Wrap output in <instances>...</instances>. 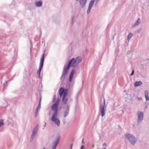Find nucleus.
Segmentation results:
<instances>
[{
    "label": "nucleus",
    "mask_w": 149,
    "mask_h": 149,
    "mask_svg": "<svg viewBox=\"0 0 149 149\" xmlns=\"http://www.w3.org/2000/svg\"><path fill=\"white\" fill-rule=\"evenodd\" d=\"M81 58L80 57L78 56L75 59L74 58H72L70 61L68 63H70V67H75L78 65L79 63L81 61Z\"/></svg>",
    "instance_id": "nucleus-2"
},
{
    "label": "nucleus",
    "mask_w": 149,
    "mask_h": 149,
    "mask_svg": "<svg viewBox=\"0 0 149 149\" xmlns=\"http://www.w3.org/2000/svg\"><path fill=\"white\" fill-rule=\"evenodd\" d=\"M72 145H73V144H72L71 146V147H70V149H72Z\"/></svg>",
    "instance_id": "nucleus-35"
},
{
    "label": "nucleus",
    "mask_w": 149,
    "mask_h": 149,
    "mask_svg": "<svg viewBox=\"0 0 149 149\" xmlns=\"http://www.w3.org/2000/svg\"><path fill=\"white\" fill-rule=\"evenodd\" d=\"M106 110V109H105V107L104 106H101L100 107V112L101 114L102 117L104 116L105 114V111Z\"/></svg>",
    "instance_id": "nucleus-9"
},
{
    "label": "nucleus",
    "mask_w": 149,
    "mask_h": 149,
    "mask_svg": "<svg viewBox=\"0 0 149 149\" xmlns=\"http://www.w3.org/2000/svg\"><path fill=\"white\" fill-rule=\"evenodd\" d=\"M45 124H46V123H45Z\"/></svg>",
    "instance_id": "nucleus-37"
},
{
    "label": "nucleus",
    "mask_w": 149,
    "mask_h": 149,
    "mask_svg": "<svg viewBox=\"0 0 149 149\" xmlns=\"http://www.w3.org/2000/svg\"><path fill=\"white\" fill-rule=\"evenodd\" d=\"M141 20L139 18H138L137 20L136 21V22L132 25V27L134 28L135 27L138 26L141 23Z\"/></svg>",
    "instance_id": "nucleus-12"
},
{
    "label": "nucleus",
    "mask_w": 149,
    "mask_h": 149,
    "mask_svg": "<svg viewBox=\"0 0 149 149\" xmlns=\"http://www.w3.org/2000/svg\"><path fill=\"white\" fill-rule=\"evenodd\" d=\"M74 72V69H72L70 73L69 77V81L70 82H71L72 80Z\"/></svg>",
    "instance_id": "nucleus-15"
},
{
    "label": "nucleus",
    "mask_w": 149,
    "mask_h": 149,
    "mask_svg": "<svg viewBox=\"0 0 149 149\" xmlns=\"http://www.w3.org/2000/svg\"><path fill=\"white\" fill-rule=\"evenodd\" d=\"M39 111H38L36 110V113L35 114V116L36 117H37L38 115V113Z\"/></svg>",
    "instance_id": "nucleus-29"
},
{
    "label": "nucleus",
    "mask_w": 149,
    "mask_h": 149,
    "mask_svg": "<svg viewBox=\"0 0 149 149\" xmlns=\"http://www.w3.org/2000/svg\"><path fill=\"white\" fill-rule=\"evenodd\" d=\"M125 137L132 145H134L137 142L136 138L132 134H126L125 135Z\"/></svg>",
    "instance_id": "nucleus-1"
},
{
    "label": "nucleus",
    "mask_w": 149,
    "mask_h": 149,
    "mask_svg": "<svg viewBox=\"0 0 149 149\" xmlns=\"http://www.w3.org/2000/svg\"><path fill=\"white\" fill-rule=\"evenodd\" d=\"M105 100H104V105H102V106H104V107H105Z\"/></svg>",
    "instance_id": "nucleus-33"
},
{
    "label": "nucleus",
    "mask_w": 149,
    "mask_h": 149,
    "mask_svg": "<svg viewBox=\"0 0 149 149\" xmlns=\"http://www.w3.org/2000/svg\"><path fill=\"white\" fill-rule=\"evenodd\" d=\"M75 1H79L80 6L83 8L85 6L87 2V0H75Z\"/></svg>",
    "instance_id": "nucleus-11"
},
{
    "label": "nucleus",
    "mask_w": 149,
    "mask_h": 149,
    "mask_svg": "<svg viewBox=\"0 0 149 149\" xmlns=\"http://www.w3.org/2000/svg\"><path fill=\"white\" fill-rule=\"evenodd\" d=\"M57 145L58 144H57L56 143L54 142H53L52 149H55Z\"/></svg>",
    "instance_id": "nucleus-23"
},
{
    "label": "nucleus",
    "mask_w": 149,
    "mask_h": 149,
    "mask_svg": "<svg viewBox=\"0 0 149 149\" xmlns=\"http://www.w3.org/2000/svg\"><path fill=\"white\" fill-rule=\"evenodd\" d=\"M56 96L55 95H54V97H53V101H52V102H54L56 100Z\"/></svg>",
    "instance_id": "nucleus-30"
},
{
    "label": "nucleus",
    "mask_w": 149,
    "mask_h": 149,
    "mask_svg": "<svg viewBox=\"0 0 149 149\" xmlns=\"http://www.w3.org/2000/svg\"><path fill=\"white\" fill-rule=\"evenodd\" d=\"M58 114H52L51 120L54 122L57 126H59L60 125V122L58 118Z\"/></svg>",
    "instance_id": "nucleus-4"
},
{
    "label": "nucleus",
    "mask_w": 149,
    "mask_h": 149,
    "mask_svg": "<svg viewBox=\"0 0 149 149\" xmlns=\"http://www.w3.org/2000/svg\"><path fill=\"white\" fill-rule=\"evenodd\" d=\"M36 135V134H33L32 133L31 138H30V142H31L33 141Z\"/></svg>",
    "instance_id": "nucleus-20"
},
{
    "label": "nucleus",
    "mask_w": 149,
    "mask_h": 149,
    "mask_svg": "<svg viewBox=\"0 0 149 149\" xmlns=\"http://www.w3.org/2000/svg\"><path fill=\"white\" fill-rule=\"evenodd\" d=\"M44 54H43L42 57L40 59V66L38 70L37 71V74L39 77L40 76V72L43 66V63L44 62Z\"/></svg>",
    "instance_id": "nucleus-5"
},
{
    "label": "nucleus",
    "mask_w": 149,
    "mask_h": 149,
    "mask_svg": "<svg viewBox=\"0 0 149 149\" xmlns=\"http://www.w3.org/2000/svg\"><path fill=\"white\" fill-rule=\"evenodd\" d=\"M42 149H45V148H43Z\"/></svg>",
    "instance_id": "nucleus-39"
},
{
    "label": "nucleus",
    "mask_w": 149,
    "mask_h": 149,
    "mask_svg": "<svg viewBox=\"0 0 149 149\" xmlns=\"http://www.w3.org/2000/svg\"><path fill=\"white\" fill-rule=\"evenodd\" d=\"M70 63H68L67 66L64 68L61 78L64 79L67 74L68 71L70 68Z\"/></svg>",
    "instance_id": "nucleus-6"
},
{
    "label": "nucleus",
    "mask_w": 149,
    "mask_h": 149,
    "mask_svg": "<svg viewBox=\"0 0 149 149\" xmlns=\"http://www.w3.org/2000/svg\"><path fill=\"white\" fill-rule=\"evenodd\" d=\"M69 106H67L65 109L64 111V113L63 115V116L64 117H66L68 114L69 111Z\"/></svg>",
    "instance_id": "nucleus-14"
},
{
    "label": "nucleus",
    "mask_w": 149,
    "mask_h": 149,
    "mask_svg": "<svg viewBox=\"0 0 149 149\" xmlns=\"http://www.w3.org/2000/svg\"><path fill=\"white\" fill-rule=\"evenodd\" d=\"M58 104L54 103L51 106L52 110L53 111V114H58Z\"/></svg>",
    "instance_id": "nucleus-7"
},
{
    "label": "nucleus",
    "mask_w": 149,
    "mask_h": 149,
    "mask_svg": "<svg viewBox=\"0 0 149 149\" xmlns=\"http://www.w3.org/2000/svg\"><path fill=\"white\" fill-rule=\"evenodd\" d=\"M67 95V94L66 91H65L64 94H63V96L62 99V102L64 104H66L67 101L68 100V98L66 97Z\"/></svg>",
    "instance_id": "nucleus-10"
},
{
    "label": "nucleus",
    "mask_w": 149,
    "mask_h": 149,
    "mask_svg": "<svg viewBox=\"0 0 149 149\" xmlns=\"http://www.w3.org/2000/svg\"><path fill=\"white\" fill-rule=\"evenodd\" d=\"M39 125L38 124H37L34 129H33L32 133L33 134H35L36 135L38 129Z\"/></svg>",
    "instance_id": "nucleus-16"
},
{
    "label": "nucleus",
    "mask_w": 149,
    "mask_h": 149,
    "mask_svg": "<svg viewBox=\"0 0 149 149\" xmlns=\"http://www.w3.org/2000/svg\"><path fill=\"white\" fill-rule=\"evenodd\" d=\"M4 125L3 120L1 119L0 120V127H1L3 126Z\"/></svg>",
    "instance_id": "nucleus-25"
},
{
    "label": "nucleus",
    "mask_w": 149,
    "mask_h": 149,
    "mask_svg": "<svg viewBox=\"0 0 149 149\" xmlns=\"http://www.w3.org/2000/svg\"><path fill=\"white\" fill-rule=\"evenodd\" d=\"M145 96L146 99L148 96V93L147 91H145Z\"/></svg>",
    "instance_id": "nucleus-24"
},
{
    "label": "nucleus",
    "mask_w": 149,
    "mask_h": 149,
    "mask_svg": "<svg viewBox=\"0 0 149 149\" xmlns=\"http://www.w3.org/2000/svg\"><path fill=\"white\" fill-rule=\"evenodd\" d=\"M142 29L141 28H140L137 30L136 32L137 33H139L142 31Z\"/></svg>",
    "instance_id": "nucleus-26"
},
{
    "label": "nucleus",
    "mask_w": 149,
    "mask_h": 149,
    "mask_svg": "<svg viewBox=\"0 0 149 149\" xmlns=\"http://www.w3.org/2000/svg\"><path fill=\"white\" fill-rule=\"evenodd\" d=\"M142 84V83L141 81H136L134 83V86L135 87H137L140 86Z\"/></svg>",
    "instance_id": "nucleus-17"
},
{
    "label": "nucleus",
    "mask_w": 149,
    "mask_h": 149,
    "mask_svg": "<svg viewBox=\"0 0 149 149\" xmlns=\"http://www.w3.org/2000/svg\"><path fill=\"white\" fill-rule=\"evenodd\" d=\"M137 123H141L143 120L144 117V113L143 111H139L137 113Z\"/></svg>",
    "instance_id": "nucleus-3"
},
{
    "label": "nucleus",
    "mask_w": 149,
    "mask_h": 149,
    "mask_svg": "<svg viewBox=\"0 0 149 149\" xmlns=\"http://www.w3.org/2000/svg\"><path fill=\"white\" fill-rule=\"evenodd\" d=\"M65 91H66L67 92V90L66 89H64L63 88L61 87L59 91V93L60 96V97H61L63 94H63L64 93V92Z\"/></svg>",
    "instance_id": "nucleus-13"
},
{
    "label": "nucleus",
    "mask_w": 149,
    "mask_h": 149,
    "mask_svg": "<svg viewBox=\"0 0 149 149\" xmlns=\"http://www.w3.org/2000/svg\"><path fill=\"white\" fill-rule=\"evenodd\" d=\"M59 100H60L59 98L58 97L56 99V102H55L54 103H55L56 104H59Z\"/></svg>",
    "instance_id": "nucleus-27"
},
{
    "label": "nucleus",
    "mask_w": 149,
    "mask_h": 149,
    "mask_svg": "<svg viewBox=\"0 0 149 149\" xmlns=\"http://www.w3.org/2000/svg\"><path fill=\"white\" fill-rule=\"evenodd\" d=\"M134 70H133L132 71V73L130 74V76H132L134 74Z\"/></svg>",
    "instance_id": "nucleus-31"
},
{
    "label": "nucleus",
    "mask_w": 149,
    "mask_h": 149,
    "mask_svg": "<svg viewBox=\"0 0 149 149\" xmlns=\"http://www.w3.org/2000/svg\"><path fill=\"white\" fill-rule=\"evenodd\" d=\"M83 148H84V146H81V148H80V149H83Z\"/></svg>",
    "instance_id": "nucleus-34"
},
{
    "label": "nucleus",
    "mask_w": 149,
    "mask_h": 149,
    "mask_svg": "<svg viewBox=\"0 0 149 149\" xmlns=\"http://www.w3.org/2000/svg\"><path fill=\"white\" fill-rule=\"evenodd\" d=\"M146 100V101H149V97L148 96Z\"/></svg>",
    "instance_id": "nucleus-32"
},
{
    "label": "nucleus",
    "mask_w": 149,
    "mask_h": 149,
    "mask_svg": "<svg viewBox=\"0 0 149 149\" xmlns=\"http://www.w3.org/2000/svg\"><path fill=\"white\" fill-rule=\"evenodd\" d=\"M95 2V1L94 0H91L90 2L87 11V14H88L90 13L91 8Z\"/></svg>",
    "instance_id": "nucleus-8"
},
{
    "label": "nucleus",
    "mask_w": 149,
    "mask_h": 149,
    "mask_svg": "<svg viewBox=\"0 0 149 149\" xmlns=\"http://www.w3.org/2000/svg\"><path fill=\"white\" fill-rule=\"evenodd\" d=\"M103 149H106L107 144L105 143H104L103 144Z\"/></svg>",
    "instance_id": "nucleus-28"
},
{
    "label": "nucleus",
    "mask_w": 149,
    "mask_h": 149,
    "mask_svg": "<svg viewBox=\"0 0 149 149\" xmlns=\"http://www.w3.org/2000/svg\"><path fill=\"white\" fill-rule=\"evenodd\" d=\"M99 0H95V1L97 3L99 1Z\"/></svg>",
    "instance_id": "nucleus-36"
},
{
    "label": "nucleus",
    "mask_w": 149,
    "mask_h": 149,
    "mask_svg": "<svg viewBox=\"0 0 149 149\" xmlns=\"http://www.w3.org/2000/svg\"><path fill=\"white\" fill-rule=\"evenodd\" d=\"M35 5L36 7H40L42 6V2L40 1H37L36 2Z\"/></svg>",
    "instance_id": "nucleus-18"
},
{
    "label": "nucleus",
    "mask_w": 149,
    "mask_h": 149,
    "mask_svg": "<svg viewBox=\"0 0 149 149\" xmlns=\"http://www.w3.org/2000/svg\"><path fill=\"white\" fill-rule=\"evenodd\" d=\"M133 36V34L132 33H130L127 36V40L129 41Z\"/></svg>",
    "instance_id": "nucleus-21"
},
{
    "label": "nucleus",
    "mask_w": 149,
    "mask_h": 149,
    "mask_svg": "<svg viewBox=\"0 0 149 149\" xmlns=\"http://www.w3.org/2000/svg\"><path fill=\"white\" fill-rule=\"evenodd\" d=\"M60 140V137L59 136H58L57 137L56 139V140L54 142L56 143L57 144H58V143L59 142V141Z\"/></svg>",
    "instance_id": "nucleus-22"
},
{
    "label": "nucleus",
    "mask_w": 149,
    "mask_h": 149,
    "mask_svg": "<svg viewBox=\"0 0 149 149\" xmlns=\"http://www.w3.org/2000/svg\"><path fill=\"white\" fill-rule=\"evenodd\" d=\"M41 98H40V100L39 101V104L38 105V106L37 107L36 109V111H39V110L41 108Z\"/></svg>",
    "instance_id": "nucleus-19"
},
{
    "label": "nucleus",
    "mask_w": 149,
    "mask_h": 149,
    "mask_svg": "<svg viewBox=\"0 0 149 149\" xmlns=\"http://www.w3.org/2000/svg\"><path fill=\"white\" fill-rule=\"evenodd\" d=\"M50 114V112L49 113V114Z\"/></svg>",
    "instance_id": "nucleus-38"
}]
</instances>
